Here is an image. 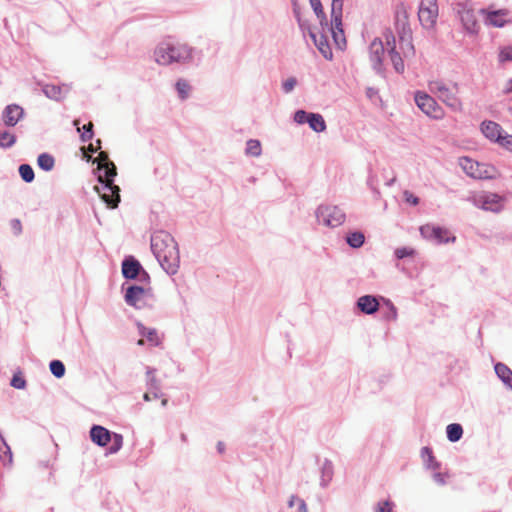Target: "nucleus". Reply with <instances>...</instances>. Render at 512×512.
<instances>
[{
  "label": "nucleus",
  "instance_id": "f257e3e1",
  "mask_svg": "<svg viewBox=\"0 0 512 512\" xmlns=\"http://www.w3.org/2000/svg\"><path fill=\"white\" fill-rule=\"evenodd\" d=\"M151 249L162 268L169 274H175L180 264L178 244L171 234L157 231L151 237Z\"/></svg>",
  "mask_w": 512,
  "mask_h": 512
},
{
  "label": "nucleus",
  "instance_id": "f03ea898",
  "mask_svg": "<svg viewBox=\"0 0 512 512\" xmlns=\"http://www.w3.org/2000/svg\"><path fill=\"white\" fill-rule=\"evenodd\" d=\"M317 18L320 21L323 32H331L333 40L339 49L346 45L344 31L342 29L343 0H332L331 21L328 23L320 0H309Z\"/></svg>",
  "mask_w": 512,
  "mask_h": 512
},
{
  "label": "nucleus",
  "instance_id": "7ed1b4c3",
  "mask_svg": "<svg viewBox=\"0 0 512 512\" xmlns=\"http://www.w3.org/2000/svg\"><path fill=\"white\" fill-rule=\"evenodd\" d=\"M428 88L431 93L435 94L447 107L455 112L463 110V103L458 96L459 85L458 83L448 84L443 80H431L428 83Z\"/></svg>",
  "mask_w": 512,
  "mask_h": 512
},
{
  "label": "nucleus",
  "instance_id": "20e7f679",
  "mask_svg": "<svg viewBox=\"0 0 512 512\" xmlns=\"http://www.w3.org/2000/svg\"><path fill=\"white\" fill-rule=\"evenodd\" d=\"M191 50L187 45L165 42L154 51L155 61L160 65H169L173 62H182L189 59Z\"/></svg>",
  "mask_w": 512,
  "mask_h": 512
},
{
  "label": "nucleus",
  "instance_id": "39448f33",
  "mask_svg": "<svg viewBox=\"0 0 512 512\" xmlns=\"http://www.w3.org/2000/svg\"><path fill=\"white\" fill-rule=\"evenodd\" d=\"M453 9L467 33L477 34L479 32L480 25L476 19L474 5L470 0H455Z\"/></svg>",
  "mask_w": 512,
  "mask_h": 512
},
{
  "label": "nucleus",
  "instance_id": "423d86ee",
  "mask_svg": "<svg viewBox=\"0 0 512 512\" xmlns=\"http://www.w3.org/2000/svg\"><path fill=\"white\" fill-rule=\"evenodd\" d=\"M459 165L468 176L475 179H492L498 174L494 166L479 163L468 157H461L459 159Z\"/></svg>",
  "mask_w": 512,
  "mask_h": 512
},
{
  "label": "nucleus",
  "instance_id": "0eeeda50",
  "mask_svg": "<svg viewBox=\"0 0 512 512\" xmlns=\"http://www.w3.org/2000/svg\"><path fill=\"white\" fill-rule=\"evenodd\" d=\"M90 437L91 440L99 446H105L111 442L109 453L112 454L118 452L123 445L122 435L117 433L111 434L108 429L102 426H93L90 430Z\"/></svg>",
  "mask_w": 512,
  "mask_h": 512
},
{
  "label": "nucleus",
  "instance_id": "6e6552de",
  "mask_svg": "<svg viewBox=\"0 0 512 512\" xmlns=\"http://www.w3.org/2000/svg\"><path fill=\"white\" fill-rule=\"evenodd\" d=\"M395 28L401 42H406L408 51L413 53L414 47L411 43V29L409 25L408 9L404 4H399L395 10Z\"/></svg>",
  "mask_w": 512,
  "mask_h": 512
},
{
  "label": "nucleus",
  "instance_id": "1a4fd4ad",
  "mask_svg": "<svg viewBox=\"0 0 512 512\" xmlns=\"http://www.w3.org/2000/svg\"><path fill=\"white\" fill-rule=\"evenodd\" d=\"M417 107L428 117L441 120L445 117V110L429 94L417 91L414 96Z\"/></svg>",
  "mask_w": 512,
  "mask_h": 512
},
{
  "label": "nucleus",
  "instance_id": "9d476101",
  "mask_svg": "<svg viewBox=\"0 0 512 512\" xmlns=\"http://www.w3.org/2000/svg\"><path fill=\"white\" fill-rule=\"evenodd\" d=\"M100 186H95L96 192L110 208H116L120 201V189L114 184V177L102 178L98 176Z\"/></svg>",
  "mask_w": 512,
  "mask_h": 512
},
{
  "label": "nucleus",
  "instance_id": "9b49d317",
  "mask_svg": "<svg viewBox=\"0 0 512 512\" xmlns=\"http://www.w3.org/2000/svg\"><path fill=\"white\" fill-rule=\"evenodd\" d=\"M439 14L437 0H421L418 18L425 29H433Z\"/></svg>",
  "mask_w": 512,
  "mask_h": 512
},
{
  "label": "nucleus",
  "instance_id": "f8f14e48",
  "mask_svg": "<svg viewBox=\"0 0 512 512\" xmlns=\"http://www.w3.org/2000/svg\"><path fill=\"white\" fill-rule=\"evenodd\" d=\"M317 219L326 226L338 227L345 221V214L337 206H320Z\"/></svg>",
  "mask_w": 512,
  "mask_h": 512
},
{
  "label": "nucleus",
  "instance_id": "ddd939ff",
  "mask_svg": "<svg viewBox=\"0 0 512 512\" xmlns=\"http://www.w3.org/2000/svg\"><path fill=\"white\" fill-rule=\"evenodd\" d=\"M473 203L486 211L500 212L503 208V198L498 194L482 192L473 197Z\"/></svg>",
  "mask_w": 512,
  "mask_h": 512
},
{
  "label": "nucleus",
  "instance_id": "4468645a",
  "mask_svg": "<svg viewBox=\"0 0 512 512\" xmlns=\"http://www.w3.org/2000/svg\"><path fill=\"white\" fill-rule=\"evenodd\" d=\"M480 13L484 16V22L488 26L502 28L511 22L509 18L510 11L508 9L491 10L487 8L481 9Z\"/></svg>",
  "mask_w": 512,
  "mask_h": 512
},
{
  "label": "nucleus",
  "instance_id": "2eb2a0df",
  "mask_svg": "<svg viewBox=\"0 0 512 512\" xmlns=\"http://www.w3.org/2000/svg\"><path fill=\"white\" fill-rule=\"evenodd\" d=\"M98 162V176L102 178L115 177L117 175L115 164L109 160L108 154L101 151L98 157L95 159Z\"/></svg>",
  "mask_w": 512,
  "mask_h": 512
},
{
  "label": "nucleus",
  "instance_id": "dca6fc26",
  "mask_svg": "<svg viewBox=\"0 0 512 512\" xmlns=\"http://www.w3.org/2000/svg\"><path fill=\"white\" fill-rule=\"evenodd\" d=\"M147 293L148 291L143 287L131 286L126 291L125 300L129 305L139 309L144 304Z\"/></svg>",
  "mask_w": 512,
  "mask_h": 512
},
{
  "label": "nucleus",
  "instance_id": "f3484780",
  "mask_svg": "<svg viewBox=\"0 0 512 512\" xmlns=\"http://www.w3.org/2000/svg\"><path fill=\"white\" fill-rule=\"evenodd\" d=\"M23 116V108L16 104L8 105L3 111V121L7 126H15Z\"/></svg>",
  "mask_w": 512,
  "mask_h": 512
},
{
  "label": "nucleus",
  "instance_id": "a211bd4d",
  "mask_svg": "<svg viewBox=\"0 0 512 512\" xmlns=\"http://www.w3.org/2000/svg\"><path fill=\"white\" fill-rule=\"evenodd\" d=\"M385 50L381 39L376 38L370 44V59L375 69L379 70L382 66V60Z\"/></svg>",
  "mask_w": 512,
  "mask_h": 512
},
{
  "label": "nucleus",
  "instance_id": "6ab92c4d",
  "mask_svg": "<svg viewBox=\"0 0 512 512\" xmlns=\"http://www.w3.org/2000/svg\"><path fill=\"white\" fill-rule=\"evenodd\" d=\"M357 305L359 309L366 314H373L379 307L377 299L370 295L360 297L357 301Z\"/></svg>",
  "mask_w": 512,
  "mask_h": 512
},
{
  "label": "nucleus",
  "instance_id": "aec40b11",
  "mask_svg": "<svg viewBox=\"0 0 512 512\" xmlns=\"http://www.w3.org/2000/svg\"><path fill=\"white\" fill-rule=\"evenodd\" d=\"M482 133L490 140L496 141L501 138V127L492 121L483 122L481 125Z\"/></svg>",
  "mask_w": 512,
  "mask_h": 512
},
{
  "label": "nucleus",
  "instance_id": "412c9836",
  "mask_svg": "<svg viewBox=\"0 0 512 512\" xmlns=\"http://www.w3.org/2000/svg\"><path fill=\"white\" fill-rule=\"evenodd\" d=\"M141 265L135 259H126L122 263V273L125 278L134 279L140 271Z\"/></svg>",
  "mask_w": 512,
  "mask_h": 512
},
{
  "label": "nucleus",
  "instance_id": "4be33fe9",
  "mask_svg": "<svg viewBox=\"0 0 512 512\" xmlns=\"http://www.w3.org/2000/svg\"><path fill=\"white\" fill-rule=\"evenodd\" d=\"M495 372L498 377L509 387L512 389V371L511 369L503 364L497 363L495 365Z\"/></svg>",
  "mask_w": 512,
  "mask_h": 512
},
{
  "label": "nucleus",
  "instance_id": "5701e85b",
  "mask_svg": "<svg viewBox=\"0 0 512 512\" xmlns=\"http://www.w3.org/2000/svg\"><path fill=\"white\" fill-rule=\"evenodd\" d=\"M330 32H321V36H320V39L317 40L316 38H314L315 40V43L319 49V51L321 52V54L326 58V59H332V51H331V48L329 46V44L327 43L326 41V35L329 34ZM313 37H315L314 35H312Z\"/></svg>",
  "mask_w": 512,
  "mask_h": 512
},
{
  "label": "nucleus",
  "instance_id": "b1692460",
  "mask_svg": "<svg viewBox=\"0 0 512 512\" xmlns=\"http://www.w3.org/2000/svg\"><path fill=\"white\" fill-rule=\"evenodd\" d=\"M308 124L316 132H322L326 129L324 118L320 114L310 113Z\"/></svg>",
  "mask_w": 512,
  "mask_h": 512
},
{
  "label": "nucleus",
  "instance_id": "393cba45",
  "mask_svg": "<svg viewBox=\"0 0 512 512\" xmlns=\"http://www.w3.org/2000/svg\"><path fill=\"white\" fill-rule=\"evenodd\" d=\"M420 233L424 238L434 239L437 233H446V229L426 224L420 227Z\"/></svg>",
  "mask_w": 512,
  "mask_h": 512
},
{
  "label": "nucleus",
  "instance_id": "a878e982",
  "mask_svg": "<svg viewBox=\"0 0 512 512\" xmlns=\"http://www.w3.org/2000/svg\"><path fill=\"white\" fill-rule=\"evenodd\" d=\"M447 437L451 442L458 441L463 434V429L460 424H449L447 426Z\"/></svg>",
  "mask_w": 512,
  "mask_h": 512
},
{
  "label": "nucleus",
  "instance_id": "bb28decb",
  "mask_svg": "<svg viewBox=\"0 0 512 512\" xmlns=\"http://www.w3.org/2000/svg\"><path fill=\"white\" fill-rule=\"evenodd\" d=\"M37 162L39 167L45 171L52 170L55 164L54 158L46 153L39 155Z\"/></svg>",
  "mask_w": 512,
  "mask_h": 512
},
{
  "label": "nucleus",
  "instance_id": "cd10ccee",
  "mask_svg": "<svg viewBox=\"0 0 512 512\" xmlns=\"http://www.w3.org/2000/svg\"><path fill=\"white\" fill-rule=\"evenodd\" d=\"M365 240L364 235L361 232H352L347 236V243L353 248H359L363 245Z\"/></svg>",
  "mask_w": 512,
  "mask_h": 512
},
{
  "label": "nucleus",
  "instance_id": "c85d7f7f",
  "mask_svg": "<svg viewBox=\"0 0 512 512\" xmlns=\"http://www.w3.org/2000/svg\"><path fill=\"white\" fill-rule=\"evenodd\" d=\"M16 142V137L8 131H0V147L9 148Z\"/></svg>",
  "mask_w": 512,
  "mask_h": 512
},
{
  "label": "nucleus",
  "instance_id": "c756f323",
  "mask_svg": "<svg viewBox=\"0 0 512 512\" xmlns=\"http://www.w3.org/2000/svg\"><path fill=\"white\" fill-rule=\"evenodd\" d=\"M421 455L424 461L428 463L429 468L437 469L439 467V464L435 461V458L430 448L423 447L421 450Z\"/></svg>",
  "mask_w": 512,
  "mask_h": 512
},
{
  "label": "nucleus",
  "instance_id": "7c9ffc66",
  "mask_svg": "<svg viewBox=\"0 0 512 512\" xmlns=\"http://www.w3.org/2000/svg\"><path fill=\"white\" fill-rule=\"evenodd\" d=\"M389 54H390V58H391L393 66H394V69L398 73H402L405 69V66H404V62H403L401 56L399 55V53L396 50H394V51H390Z\"/></svg>",
  "mask_w": 512,
  "mask_h": 512
},
{
  "label": "nucleus",
  "instance_id": "2f4dec72",
  "mask_svg": "<svg viewBox=\"0 0 512 512\" xmlns=\"http://www.w3.org/2000/svg\"><path fill=\"white\" fill-rule=\"evenodd\" d=\"M246 154L259 156L261 154V144L258 140L251 139L246 144Z\"/></svg>",
  "mask_w": 512,
  "mask_h": 512
},
{
  "label": "nucleus",
  "instance_id": "473e14b6",
  "mask_svg": "<svg viewBox=\"0 0 512 512\" xmlns=\"http://www.w3.org/2000/svg\"><path fill=\"white\" fill-rule=\"evenodd\" d=\"M50 371L55 377L61 378L65 374V366L61 361L53 360L50 362Z\"/></svg>",
  "mask_w": 512,
  "mask_h": 512
},
{
  "label": "nucleus",
  "instance_id": "72a5a7b5",
  "mask_svg": "<svg viewBox=\"0 0 512 512\" xmlns=\"http://www.w3.org/2000/svg\"><path fill=\"white\" fill-rule=\"evenodd\" d=\"M19 173L21 175V178L25 182L29 183V182H32L34 179V171H33L32 167L28 164H22L19 167Z\"/></svg>",
  "mask_w": 512,
  "mask_h": 512
},
{
  "label": "nucleus",
  "instance_id": "f704fd0d",
  "mask_svg": "<svg viewBox=\"0 0 512 512\" xmlns=\"http://www.w3.org/2000/svg\"><path fill=\"white\" fill-rule=\"evenodd\" d=\"M190 85L186 80L180 79L176 83V90L181 97V99H185L188 97L190 92Z\"/></svg>",
  "mask_w": 512,
  "mask_h": 512
},
{
  "label": "nucleus",
  "instance_id": "c9c22d12",
  "mask_svg": "<svg viewBox=\"0 0 512 512\" xmlns=\"http://www.w3.org/2000/svg\"><path fill=\"white\" fill-rule=\"evenodd\" d=\"M500 63L512 61V45L501 47L498 54Z\"/></svg>",
  "mask_w": 512,
  "mask_h": 512
},
{
  "label": "nucleus",
  "instance_id": "e433bc0d",
  "mask_svg": "<svg viewBox=\"0 0 512 512\" xmlns=\"http://www.w3.org/2000/svg\"><path fill=\"white\" fill-rule=\"evenodd\" d=\"M383 36L386 42V46L389 49V52L396 50V39L393 32L388 29L385 31Z\"/></svg>",
  "mask_w": 512,
  "mask_h": 512
},
{
  "label": "nucleus",
  "instance_id": "4c0bfd02",
  "mask_svg": "<svg viewBox=\"0 0 512 512\" xmlns=\"http://www.w3.org/2000/svg\"><path fill=\"white\" fill-rule=\"evenodd\" d=\"M297 506V512H307V506L304 500L296 497L291 496L289 500V507Z\"/></svg>",
  "mask_w": 512,
  "mask_h": 512
},
{
  "label": "nucleus",
  "instance_id": "58836bf2",
  "mask_svg": "<svg viewBox=\"0 0 512 512\" xmlns=\"http://www.w3.org/2000/svg\"><path fill=\"white\" fill-rule=\"evenodd\" d=\"M415 253L414 249L410 247H401L395 250V255L398 259L413 256Z\"/></svg>",
  "mask_w": 512,
  "mask_h": 512
},
{
  "label": "nucleus",
  "instance_id": "ea45409f",
  "mask_svg": "<svg viewBox=\"0 0 512 512\" xmlns=\"http://www.w3.org/2000/svg\"><path fill=\"white\" fill-rule=\"evenodd\" d=\"M84 132L81 134L83 142L89 141L93 137V123L89 122L83 126Z\"/></svg>",
  "mask_w": 512,
  "mask_h": 512
},
{
  "label": "nucleus",
  "instance_id": "a19ab883",
  "mask_svg": "<svg viewBox=\"0 0 512 512\" xmlns=\"http://www.w3.org/2000/svg\"><path fill=\"white\" fill-rule=\"evenodd\" d=\"M145 337L147 341L151 343L152 346H157L161 343V339L155 330H149L145 334Z\"/></svg>",
  "mask_w": 512,
  "mask_h": 512
},
{
  "label": "nucleus",
  "instance_id": "79ce46f5",
  "mask_svg": "<svg viewBox=\"0 0 512 512\" xmlns=\"http://www.w3.org/2000/svg\"><path fill=\"white\" fill-rule=\"evenodd\" d=\"M309 117H310V113H306L303 110H299L295 113L294 119L297 123L303 124L306 122L308 123Z\"/></svg>",
  "mask_w": 512,
  "mask_h": 512
},
{
  "label": "nucleus",
  "instance_id": "37998d69",
  "mask_svg": "<svg viewBox=\"0 0 512 512\" xmlns=\"http://www.w3.org/2000/svg\"><path fill=\"white\" fill-rule=\"evenodd\" d=\"M497 142L505 147L506 149L512 151V135H505V136H502L501 135V138L497 140Z\"/></svg>",
  "mask_w": 512,
  "mask_h": 512
},
{
  "label": "nucleus",
  "instance_id": "c03bdc74",
  "mask_svg": "<svg viewBox=\"0 0 512 512\" xmlns=\"http://www.w3.org/2000/svg\"><path fill=\"white\" fill-rule=\"evenodd\" d=\"M435 240H437L439 243H447L450 240L455 241V237L449 236V231L446 230V233H437L434 237Z\"/></svg>",
  "mask_w": 512,
  "mask_h": 512
},
{
  "label": "nucleus",
  "instance_id": "a18cd8bd",
  "mask_svg": "<svg viewBox=\"0 0 512 512\" xmlns=\"http://www.w3.org/2000/svg\"><path fill=\"white\" fill-rule=\"evenodd\" d=\"M25 384H26V382H25L24 378L20 375H14L11 380V385L17 389L24 388Z\"/></svg>",
  "mask_w": 512,
  "mask_h": 512
},
{
  "label": "nucleus",
  "instance_id": "49530a36",
  "mask_svg": "<svg viewBox=\"0 0 512 512\" xmlns=\"http://www.w3.org/2000/svg\"><path fill=\"white\" fill-rule=\"evenodd\" d=\"M296 85V79L295 78H288L284 83H283V89L286 93H289L291 92L294 87Z\"/></svg>",
  "mask_w": 512,
  "mask_h": 512
},
{
  "label": "nucleus",
  "instance_id": "de8ad7c7",
  "mask_svg": "<svg viewBox=\"0 0 512 512\" xmlns=\"http://www.w3.org/2000/svg\"><path fill=\"white\" fill-rule=\"evenodd\" d=\"M376 512H392L391 503L388 501L379 503Z\"/></svg>",
  "mask_w": 512,
  "mask_h": 512
},
{
  "label": "nucleus",
  "instance_id": "09e8293b",
  "mask_svg": "<svg viewBox=\"0 0 512 512\" xmlns=\"http://www.w3.org/2000/svg\"><path fill=\"white\" fill-rule=\"evenodd\" d=\"M404 197H405L406 202H408L412 205H417L419 203V199L416 196H414L412 193H410L409 191L404 192Z\"/></svg>",
  "mask_w": 512,
  "mask_h": 512
},
{
  "label": "nucleus",
  "instance_id": "8fccbe9b",
  "mask_svg": "<svg viewBox=\"0 0 512 512\" xmlns=\"http://www.w3.org/2000/svg\"><path fill=\"white\" fill-rule=\"evenodd\" d=\"M44 92H45V94H46L47 96H50V95H51V93H54V94H55V93H58V92H59V89H57L55 86H48V85H47V86L44 88Z\"/></svg>",
  "mask_w": 512,
  "mask_h": 512
},
{
  "label": "nucleus",
  "instance_id": "3c124183",
  "mask_svg": "<svg viewBox=\"0 0 512 512\" xmlns=\"http://www.w3.org/2000/svg\"><path fill=\"white\" fill-rule=\"evenodd\" d=\"M143 398H144L145 401H151L153 399L158 398V395H157V393L151 394V393L147 392V393L144 394Z\"/></svg>",
  "mask_w": 512,
  "mask_h": 512
},
{
  "label": "nucleus",
  "instance_id": "603ef678",
  "mask_svg": "<svg viewBox=\"0 0 512 512\" xmlns=\"http://www.w3.org/2000/svg\"><path fill=\"white\" fill-rule=\"evenodd\" d=\"M434 479H435L438 483H440V484H444V482H445L443 475H442V474H440V473H436V474L434 475Z\"/></svg>",
  "mask_w": 512,
  "mask_h": 512
},
{
  "label": "nucleus",
  "instance_id": "864d4df0",
  "mask_svg": "<svg viewBox=\"0 0 512 512\" xmlns=\"http://www.w3.org/2000/svg\"><path fill=\"white\" fill-rule=\"evenodd\" d=\"M388 304H389L390 310H391V318L395 319L396 315H397L396 309H395V307L389 301H388Z\"/></svg>",
  "mask_w": 512,
  "mask_h": 512
},
{
  "label": "nucleus",
  "instance_id": "5fc2aeb1",
  "mask_svg": "<svg viewBox=\"0 0 512 512\" xmlns=\"http://www.w3.org/2000/svg\"><path fill=\"white\" fill-rule=\"evenodd\" d=\"M97 144H98V147H97V148H95V147L93 146V144H90V145L88 146V150H89L90 152H96V150H97L98 148H100L101 141H100V140H98V141H97Z\"/></svg>",
  "mask_w": 512,
  "mask_h": 512
},
{
  "label": "nucleus",
  "instance_id": "6e6d98bb",
  "mask_svg": "<svg viewBox=\"0 0 512 512\" xmlns=\"http://www.w3.org/2000/svg\"><path fill=\"white\" fill-rule=\"evenodd\" d=\"M504 92L507 94L512 92V79L507 83V86H506Z\"/></svg>",
  "mask_w": 512,
  "mask_h": 512
},
{
  "label": "nucleus",
  "instance_id": "4d7b16f0",
  "mask_svg": "<svg viewBox=\"0 0 512 512\" xmlns=\"http://www.w3.org/2000/svg\"><path fill=\"white\" fill-rule=\"evenodd\" d=\"M73 124H74V126H76V127H77V130H78V131H80V128H79L80 121H79L78 119H75V120L73 121Z\"/></svg>",
  "mask_w": 512,
  "mask_h": 512
},
{
  "label": "nucleus",
  "instance_id": "13d9d810",
  "mask_svg": "<svg viewBox=\"0 0 512 512\" xmlns=\"http://www.w3.org/2000/svg\"><path fill=\"white\" fill-rule=\"evenodd\" d=\"M218 450H219L220 452H222V451H223V445H222V443H219V444H218Z\"/></svg>",
  "mask_w": 512,
  "mask_h": 512
},
{
  "label": "nucleus",
  "instance_id": "bf43d9fd",
  "mask_svg": "<svg viewBox=\"0 0 512 512\" xmlns=\"http://www.w3.org/2000/svg\"><path fill=\"white\" fill-rule=\"evenodd\" d=\"M137 344H138V345H143V344H144V339H140V340H138Z\"/></svg>",
  "mask_w": 512,
  "mask_h": 512
},
{
  "label": "nucleus",
  "instance_id": "052dcab7",
  "mask_svg": "<svg viewBox=\"0 0 512 512\" xmlns=\"http://www.w3.org/2000/svg\"><path fill=\"white\" fill-rule=\"evenodd\" d=\"M166 403H167V399H163V400H162V404H163V405H166Z\"/></svg>",
  "mask_w": 512,
  "mask_h": 512
},
{
  "label": "nucleus",
  "instance_id": "680f3d73",
  "mask_svg": "<svg viewBox=\"0 0 512 512\" xmlns=\"http://www.w3.org/2000/svg\"><path fill=\"white\" fill-rule=\"evenodd\" d=\"M181 438H182L183 441L186 440V436L184 434L181 435Z\"/></svg>",
  "mask_w": 512,
  "mask_h": 512
},
{
  "label": "nucleus",
  "instance_id": "e2e57ef3",
  "mask_svg": "<svg viewBox=\"0 0 512 512\" xmlns=\"http://www.w3.org/2000/svg\"><path fill=\"white\" fill-rule=\"evenodd\" d=\"M510 110L512 111V108Z\"/></svg>",
  "mask_w": 512,
  "mask_h": 512
}]
</instances>
